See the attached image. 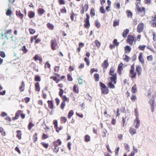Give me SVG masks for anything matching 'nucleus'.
Segmentation results:
<instances>
[{"label":"nucleus","mask_w":156,"mask_h":156,"mask_svg":"<svg viewBox=\"0 0 156 156\" xmlns=\"http://www.w3.org/2000/svg\"><path fill=\"white\" fill-rule=\"evenodd\" d=\"M115 69L113 67L110 68L109 74L111 76L109 77V78L110 79L111 81L114 82V84H115L117 83V74L116 73H115Z\"/></svg>","instance_id":"obj_1"},{"label":"nucleus","mask_w":156,"mask_h":156,"mask_svg":"<svg viewBox=\"0 0 156 156\" xmlns=\"http://www.w3.org/2000/svg\"><path fill=\"white\" fill-rule=\"evenodd\" d=\"M136 73L135 71L134 64H133L130 67L129 73V76L132 80H133L136 78Z\"/></svg>","instance_id":"obj_2"},{"label":"nucleus","mask_w":156,"mask_h":156,"mask_svg":"<svg viewBox=\"0 0 156 156\" xmlns=\"http://www.w3.org/2000/svg\"><path fill=\"white\" fill-rule=\"evenodd\" d=\"M127 42L130 45H132L133 42L135 43L136 42V38L132 35H129L127 37V39L126 40Z\"/></svg>","instance_id":"obj_3"},{"label":"nucleus","mask_w":156,"mask_h":156,"mask_svg":"<svg viewBox=\"0 0 156 156\" xmlns=\"http://www.w3.org/2000/svg\"><path fill=\"white\" fill-rule=\"evenodd\" d=\"M19 114L22 119L25 118V115L22 113V111L21 110H18L16 112L15 116L13 117L12 119L14 120L18 119L19 118Z\"/></svg>","instance_id":"obj_4"},{"label":"nucleus","mask_w":156,"mask_h":156,"mask_svg":"<svg viewBox=\"0 0 156 156\" xmlns=\"http://www.w3.org/2000/svg\"><path fill=\"white\" fill-rule=\"evenodd\" d=\"M100 85L101 90L102 94H107L109 92V90L108 87L104 83L101 82H100Z\"/></svg>","instance_id":"obj_5"},{"label":"nucleus","mask_w":156,"mask_h":156,"mask_svg":"<svg viewBox=\"0 0 156 156\" xmlns=\"http://www.w3.org/2000/svg\"><path fill=\"white\" fill-rule=\"evenodd\" d=\"M51 48L53 50H56L57 48H58L59 46L56 39L55 38L52 39L51 41Z\"/></svg>","instance_id":"obj_6"},{"label":"nucleus","mask_w":156,"mask_h":156,"mask_svg":"<svg viewBox=\"0 0 156 156\" xmlns=\"http://www.w3.org/2000/svg\"><path fill=\"white\" fill-rule=\"evenodd\" d=\"M138 3H137L136 5V9L138 12L140 13H141V16H143L145 14V9L144 7H140V6L138 5Z\"/></svg>","instance_id":"obj_7"},{"label":"nucleus","mask_w":156,"mask_h":156,"mask_svg":"<svg viewBox=\"0 0 156 156\" xmlns=\"http://www.w3.org/2000/svg\"><path fill=\"white\" fill-rule=\"evenodd\" d=\"M86 18L84 20V26L85 28L88 29L90 26L89 22L90 16L88 14H86Z\"/></svg>","instance_id":"obj_8"},{"label":"nucleus","mask_w":156,"mask_h":156,"mask_svg":"<svg viewBox=\"0 0 156 156\" xmlns=\"http://www.w3.org/2000/svg\"><path fill=\"white\" fill-rule=\"evenodd\" d=\"M89 8V5L88 3H85L84 5H82L81 7L80 13L82 14H84V12L87 11Z\"/></svg>","instance_id":"obj_9"},{"label":"nucleus","mask_w":156,"mask_h":156,"mask_svg":"<svg viewBox=\"0 0 156 156\" xmlns=\"http://www.w3.org/2000/svg\"><path fill=\"white\" fill-rule=\"evenodd\" d=\"M12 30H6L4 34L7 39H8L12 38Z\"/></svg>","instance_id":"obj_10"},{"label":"nucleus","mask_w":156,"mask_h":156,"mask_svg":"<svg viewBox=\"0 0 156 156\" xmlns=\"http://www.w3.org/2000/svg\"><path fill=\"white\" fill-rule=\"evenodd\" d=\"M38 36V35L37 34L36 35L34 36V37H32L30 38V42L32 43L34 41V40H35V44H38L41 41V39L40 38L37 39Z\"/></svg>","instance_id":"obj_11"},{"label":"nucleus","mask_w":156,"mask_h":156,"mask_svg":"<svg viewBox=\"0 0 156 156\" xmlns=\"http://www.w3.org/2000/svg\"><path fill=\"white\" fill-rule=\"evenodd\" d=\"M144 27V24L143 23H140L137 26V32L139 33L143 31Z\"/></svg>","instance_id":"obj_12"},{"label":"nucleus","mask_w":156,"mask_h":156,"mask_svg":"<svg viewBox=\"0 0 156 156\" xmlns=\"http://www.w3.org/2000/svg\"><path fill=\"white\" fill-rule=\"evenodd\" d=\"M123 64L122 62H121L118 65L117 69V72L119 75L122 74V71L123 70Z\"/></svg>","instance_id":"obj_13"},{"label":"nucleus","mask_w":156,"mask_h":156,"mask_svg":"<svg viewBox=\"0 0 156 156\" xmlns=\"http://www.w3.org/2000/svg\"><path fill=\"white\" fill-rule=\"evenodd\" d=\"M150 22L153 27L156 28V14L152 17Z\"/></svg>","instance_id":"obj_14"},{"label":"nucleus","mask_w":156,"mask_h":156,"mask_svg":"<svg viewBox=\"0 0 156 156\" xmlns=\"http://www.w3.org/2000/svg\"><path fill=\"white\" fill-rule=\"evenodd\" d=\"M136 71L138 76H140L141 75L142 71V68L140 66H137L136 67Z\"/></svg>","instance_id":"obj_15"},{"label":"nucleus","mask_w":156,"mask_h":156,"mask_svg":"<svg viewBox=\"0 0 156 156\" xmlns=\"http://www.w3.org/2000/svg\"><path fill=\"white\" fill-rule=\"evenodd\" d=\"M149 102L151 106V111L152 112H153L154 111L155 107L154 101V99L150 100L149 101Z\"/></svg>","instance_id":"obj_16"},{"label":"nucleus","mask_w":156,"mask_h":156,"mask_svg":"<svg viewBox=\"0 0 156 156\" xmlns=\"http://www.w3.org/2000/svg\"><path fill=\"white\" fill-rule=\"evenodd\" d=\"M62 144V142L60 139H58L57 140L54 141L52 143V144L54 145L55 146H58L61 145Z\"/></svg>","instance_id":"obj_17"},{"label":"nucleus","mask_w":156,"mask_h":156,"mask_svg":"<svg viewBox=\"0 0 156 156\" xmlns=\"http://www.w3.org/2000/svg\"><path fill=\"white\" fill-rule=\"evenodd\" d=\"M53 122L54 126V128L56 129V131L58 133L59 131L58 129H59V127H58V123L57 120L55 119L53 120Z\"/></svg>","instance_id":"obj_18"},{"label":"nucleus","mask_w":156,"mask_h":156,"mask_svg":"<svg viewBox=\"0 0 156 156\" xmlns=\"http://www.w3.org/2000/svg\"><path fill=\"white\" fill-rule=\"evenodd\" d=\"M138 59L141 64H144V61L143 57V54L142 53L140 52V53L138 57Z\"/></svg>","instance_id":"obj_19"},{"label":"nucleus","mask_w":156,"mask_h":156,"mask_svg":"<svg viewBox=\"0 0 156 156\" xmlns=\"http://www.w3.org/2000/svg\"><path fill=\"white\" fill-rule=\"evenodd\" d=\"M108 65L109 64L107 60H105L101 64V66L104 69H106L108 67Z\"/></svg>","instance_id":"obj_20"},{"label":"nucleus","mask_w":156,"mask_h":156,"mask_svg":"<svg viewBox=\"0 0 156 156\" xmlns=\"http://www.w3.org/2000/svg\"><path fill=\"white\" fill-rule=\"evenodd\" d=\"M25 84L23 81H22L21 82V84L20 86L19 89L20 92H23L25 90Z\"/></svg>","instance_id":"obj_21"},{"label":"nucleus","mask_w":156,"mask_h":156,"mask_svg":"<svg viewBox=\"0 0 156 156\" xmlns=\"http://www.w3.org/2000/svg\"><path fill=\"white\" fill-rule=\"evenodd\" d=\"M16 15L21 20L23 18V15L22 13H21L20 10L16 11Z\"/></svg>","instance_id":"obj_22"},{"label":"nucleus","mask_w":156,"mask_h":156,"mask_svg":"<svg viewBox=\"0 0 156 156\" xmlns=\"http://www.w3.org/2000/svg\"><path fill=\"white\" fill-rule=\"evenodd\" d=\"M40 87L39 83L38 82H36L35 84V89L36 91L39 92L40 90Z\"/></svg>","instance_id":"obj_23"},{"label":"nucleus","mask_w":156,"mask_h":156,"mask_svg":"<svg viewBox=\"0 0 156 156\" xmlns=\"http://www.w3.org/2000/svg\"><path fill=\"white\" fill-rule=\"evenodd\" d=\"M52 147L54 152L57 153L58 152L59 150V147L58 146H55L52 144Z\"/></svg>","instance_id":"obj_24"},{"label":"nucleus","mask_w":156,"mask_h":156,"mask_svg":"<svg viewBox=\"0 0 156 156\" xmlns=\"http://www.w3.org/2000/svg\"><path fill=\"white\" fill-rule=\"evenodd\" d=\"M48 108L51 109H53L54 108L53 103L52 101H47Z\"/></svg>","instance_id":"obj_25"},{"label":"nucleus","mask_w":156,"mask_h":156,"mask_svg":"<svg viewBox=\"0 0 156 156\" xmlns=\"http://www.w3.org/2000/svg\"><path fill=\"white\" fill-rule=\"evenodd\" d=\"M37 12L39 16H42L45 12V11L43 9L40 8L38 9Z\"/></svg>","instance_id":"obj_26"},{"label":"nucleus","mask_w":156,"mask_h":156,"mask_svg":"<svg viewBox=\"0 0 156 156\" xmlns=\"http://www.w3.org/2000/svg\"><path fill=\"white\" fill-rule=\"evenodd\" d=\"M73 91L74 92L78 94L79 92V88L78 86L75 84L74 85L73 87Z\"/></svg>","instance_id":"obj_27"},{"label":"nucleus","mask_w":156,"mask_h":156,"mask_svg":"<svg viewBox=\"0 0 156 156\" xmlns=\"http://www.w3.org/2000/svg\"><path fill=\"white\" fill-rule=\"evenodd\" d=\"M129 132L132 135H133L136 133V129L133 128L132 127H130Z\"/></svg>","instance_id":"obj_28"},{"label":"nucleus","mask_w":156,"mask_h":156,"mask_svg":"<svg viewBox=\"0 0 156 156\" xmlns=\"http://www.w3.org/2000/svg\"><path fill=\"white\" fill-rule=\"evenodd\" d=\"M34 124L33 123L32 121H30L28 125V129L29 130H30L34 126Z\"/></svg>","instance_id":"obj_29"},{"label":"nucleus","mask_w":156,"mask_h":156,"mask_svg":"<svg viewBox=\"0 0 156 156\" xmlns=\"http://www.w3.org/2000/svg\"><path fill=\"white\" fill-rule=\"evenodd\" d=\"M28 15L30 18H34L35 16V13L33 11H30L28 12Z\"/></svg>","instance_id":"obj_30"},{"label":"nucleus","mask_w":156,"mask_h":156,"mask_svg":"<svg viewBox=\"0 0 156 156\" xmlns=\"http://www.w3.org/2000/svg\"><path fill=\"white\" fill-rule=\"evenodd\" d=\"M17 133L16 137L19 140H21L22 138L21 136L22 135V133L21 131L20 130H17L16 131Z\"/></svg>","instance_id":"obj_31"},{"label":"nucleus","mask_w":156,"mask_h":156,"mask_svg":"<svg viewBox=\"0 0 156 156\" xmlns=\"http://www.w3.org/2000/svg\"><path fill=\"white\" fill-rule=\"evenodd\" d=\"M131 50V48L129 45H126L125 47L124 51L126 53H129Z\"/></svg>","instance_id":"obj_32"},{"label":"nucleus","mask_w":156,"mask_h":156,"mask_svg":"<svg viewBox=\"0 0 156 156\" xmlns=\"http://www.w3.org/2000/svg\"><path fill=\"white\" fill-rule=\"evenodd\" d=\"M129 30L128 29H126L123 30L122 33V36L124 38H125L126 37L127 35L129 33Z\"/></svg>","instance_id":"obj_33"},{"label":"nucleus","mask_w":156,"mask_h":156,"mask_svg":"<svg viewBox=\"0 0 156 156\" xmlns=\"http://www.w3.org/2000/svg\"><path fill=\"white\" fill-rule=\"evenodd\" d=\"M131 92L133 94H135L136 93L137 91V86L136 84L134 85L132 87Z\"/></svg>","instance_id":"obj_34"},{"label":"nucleus","mask_w":156,"mask_h":156,"mask_svg":"<svg viewBox=\"0 0 156 156\" xmlns=\"http://www.w3.org/2000/svg\"><path fill=\"white\" fill-rule=\"evenodd\" d=\"M84 46V43L81 42L79 44V47L77 48V51L78 52H80V51L81 48L83 47Z\"/></svg>","instance_id":"obj_35"},{"label":"nucleus","mask_w":156,"mask_h":156,"mask_svg":"<svg viewBox=\"0 0 156 156\" xmlns=\"http://www.w3.org/2000/svg\"><path fill=\"white\" fill-rule=\"evenodd\" d=\"M127 16L128 18H132L133 16V13L131 11L129 10H127L126 12Z\"/></svg>","instance_id":"obj_36"},{"label":"nucleus","mask_w":156,"mask_h":156,"mask_svg":"<svg viewBox=\"0 0 156 156\" xmlns=\"http://www.w3.org/2000/svg\"><path fill=\"white\" fill-rule=\"evenodd\" d=\"M47 27L51 30H53L54 29V25L51 23H48L47 24Z\"/></svg>","instance_id":"obj_37"},{"label":"nucleus","mask_w":156,"mask_h":156,"mask_svg":"<svg viewBox=\"0 0 156 156\" xmlns=\"http://www.w3.org/2000/svg\"><path fill=\"white\" fill-rule=\"evenodd\" d=\"M114 82H112L111 81L108 84V87L111 89H114L115 88V86L114 84Z\"/></svg>","instance_id":"obj_38"},{"label":"nucleus","mask_w":156,"mask_h":156,"mask_svg":"<svg viewBox=\"0 0 156 156\" xmlns=\"http://www.w3.org/2000/svg\"><path fill=\"white\" fill-rule=\"evenodd\" d=\"M94 78L96 81H98L99 80V75L97 73H96L94 75Z\"/></svg>","instance_id":"obj_39"},{"label":"nucleus","mask_w":156,"mask_h":156,"mask_svg":"<svg viewBox=\"0 0 156 156\" xmlns=\"http://www.w3.org/2000/svg\"><path fill=\"white\" fill-rule=\"evenodd\" d=\"M38 139L37 134V133H34L33 136V142L35 143L37 140Z\"/></svg>","instance_id":"obj_40"},{"label":"nucleus","mask_w":156,"mask_h":156,"mask_svg":"<svg viewBox=\"0 0 156 156\" xmlns=\"http://www.w3.org/2000/svg\"><path fill=\"white\" fill-rule=\"evenodd\" d=\"M84 141L86 142H87L90 140V137L88 135H86L84 136Z\"/></svg>","instance_id":"obj_41"},{"label":"nucleus","mask_w":156,"mask_h":156,"mask_svg":"<svg viewBox=\"0 0 156 156\" xmlns=\"http://www.w3.org/2000/svg\"><path fill=\"white\" fill-rule=\"evenodd\" d=\"M132 101H134L137 99L136 94H133L130 97Z\"/></svg>","instance_id":"obj_42"},{"label":"nucleus","mask_w":156,"mask_h":156,"mask_svg":"<svg viewBox=\"0 0 156 156\" xmlns=\"http://www.w3.org/2000/svg\"><path fill=\"white\" fill-rule=\"evenodd\" d=\"M44 68L45 69H46L47 68L49 69H50L51 68V65L49 63L48 61L46 62L45 64L44 65Z\"/></svg>","instance_id":"obj_43"},{"label":"nucleus","mask_w":156,"mask_h":156,"mask_svg":"<svg viewBox=\"0 0 156 156\" xmlns=\"http://www.w3.org/2000/svg\"><path fill=\"white\" fill-rule=\"evenodd\" d=\"M90 15L92 17L94 16L95 15V10L94 8H92L90 9Z\"/></svg>","instance_id":"obj_44"},{"label":"nucleus","mask_w":156,"mask_h":156,"mask_svg":"<svg viewBox=\"0 0 156 156\" xmlns=\"http://www.w3.org/2000/svg\"><path fill=\"white\" fill-rule=\"evenodd\" d=\"M119 24V21L118 20H115L113 21V26L115 27Z\"/></svg>","instance_id":"obj_45"},{"label":"nucleus","mask_w":156,"mask_h":156,"mask_svg":"<svg viewBox=\"0 0 156 156\" xmlns=\"http://www.w3.org/2000/svg\"><path fill=\"white\" fill-rule=\"evenodd\" d=\"M34 59L35 61L39 60L41 61L42 60V58L41 57H39L37 55H36L34 57Z\"/></svg>","instance_id":"obj_46"},{"label":"nucleus","mask_w":156,"mask_h":156,"mask_svg":"<svg viewBox=\"0 0 156 156\" xmlns=\"http://www.w3.org/2000/svg\"><path fill=\"white\" fill-rule=\"evenodd\" d=\"M50 78L51 79H53V80L54 81H55V82L56 83H58L60 81V80L59 79L57 80V77L55 76H51L50 77Z\"/></svg>","instance_id":"obj_47"},{"label":"nucleus","mask_w":156,"mask_h":156,"mask_svg":"<svg viewBox=\"0 0 156 156\" xmlns=\"http://www.w3.org/2000/svg\"><path fill=\"white\" fill-rule=\"evenodd\" d=\"M21 50H22L23 52V53L25 54L28 51V50L26 48L25 45H24L21 48Z\"/></svg>","instance_id":"obj_48"},{"label":"nucleus","mask_w":156,"mask_h":156,"mask_svg":"<svg viewBox=\"0 0 156 156\" xmlns=\"http://www.w3.org/2000/svg\"><path fill=\"white\" fill-rule=\"evenodd\" d=\"M6 15L8 16H11V15L12 14V12L11 9H8L7 10H6Z\"/></svg>","instance_id":"obj_49"},{"label":"nucleus","mask_w":156,"mask_h":156,"mask_svg":"<svg viewBox=\"0 0 156 156\" xmlns=\"http://www.w3.org/2000/svg\"><path fill=\"white\" fill-rule=\"evenodd\" d=\"M125 57L123 58V60L126 62H128L130 59L129 57L127 55H123Z\"/></svg>","instance_id":"obj_50"},{"label":"nucleus","mask_w":156,"mask_h":156,"mask_svg":"<svg viewBox=\"0 0 156 156\" xmlns=\"http://www.w3.org/2000/svg\"><path fill=\"white\" fill-rule=\"evenodd\" d=\"M34 80L35 81L37 82H40L41 80L40 76L38 75H35V76Z\"/></svg>","instance_id":"obj_51"},{"label":"nucleus","mask_w":156,"mask_h":156,"mask_svg":"<svg viewBox=\"0 0 156 156\" xmlns=\"http://www.w3.org/2000/svg\"><path fill=\"white\" fill-rule=\"evenodd\" d=\"M61 122L62 123H65L67 121V119L65 117H61Z\"/></svg>","instance_id":"obj_52"},{"label":"nucleus","mask_w":156,"mask_h":156,"mask_svg":"<svg viewBox=\"0 0 156 156\" xmlns=\"http://www.w3.org/2000/svg\"><path fill=\"white\" fill-rule=\"evenodd\" d=\"M73 111L72 110H71L69 112L68 115V117L69 119H70L71 116L73 115Z\"/></svg>","instance_id":"obj_53"},{"label":"nucleus","mask_w":156,"mask_h":156,"mask_svg":"<svg viewBox=\"0 0 156 156\" xmlns=\"http://www.w3.org/2000/svg\"><path fill=\"white\" fill-rule=\"evenodd\" d=\"M125 149L127 151L129 152V147L128 144L125 143L124 144Z\"/></svg>","instance_id":"obj_54"},{"label":"nucleus","mask_w":156,"mask_h":156,"mask_svg":"<svg viewBox=\"0 0 156 156\" xmlns=\"http://www.w3.org/2000/svg\"><path fill=\"white\" fill-rule=\"evenodd\" d=\"M61 97L62 98L63 102H65L66 101H69V98H67L65 95H63Z\"/></svg>","instance_id":"obj_55"},{"label":"nucleus","mask_w":156,"mask_h":156,"mask_svg":"<svg viewBox=\"0 0 156 156\" xmlns=\"http://www.w3.org/2000/svg\"><path fill=\"white\" fill-rule=\"evenodd\" d=\"M67 77L68 81H73V79L70 74L68 73L67 74Z\"/></svg>","instance_id":"obj_56"},{"label":"nucleus","mask_w":156,"mask_h":156,"mask_svg":"<svg viewBox=\"0 0 156 156\" xmlns=\"http://www.w3.org/2000/svg\"><path fill=\"white\" fill-rule=\"evenodd\" d=\"M0 133H1L2 135L3 136H4L5 135V132L3 128L2 127H0Z\"/></svg>","instance_id":"obj_57"},{"label":"nucleus","mask_w":156,"mask_h":156,"mask_svg":"<svg viewBox=\"0 0 156 156\" xmlns=\"http://www.w3.org/2000/svg\"><path fill=\"white\" fill-rule=\"evenodd\" d=\"M125 119H126V117L125 118L123 117H122V126L123 127L126 126L127 123H126Z\"/></svg>","instance_id":"obj_58"},{"label":"nucleus","mask_w":156,"mask_h":156,"mask_svg":"<svg viewBox=\"0 0 156 156\" xmlns=\"http://www.w3.org/2000/svg\"><path fill=\"white\" fill-rule=\"evenodd\" d=\"M29 30L30 34H34L35 33L36 31L35 29L31 28H29Z\"/></svg>","instance_id":"obj_59"},{"label":"nucleus","mask_w":156,"mask_h":156,"mask_svg":"<svg viewBox=\"0 0 156 156\" xmlns=\"http://www.w3.org/2000/svg\"><path fill=\"white\" fill-rule=\"evenodd\" d=\"M146 47V46L145 45H140L138 47V48L140 50L143 51L144 50Z\"/></svg>","instance_id":"obj_60"},{"label":"nucleus","mask_w":156,"mask_h":156,"mask_svg":"<svg viewBox=\"0 0 156 156\" xmlns=\"http://www.w3.org/2000/svg\"><path fill=\"white\" fill-rule=\"evenodd\" d=\"M77 15L74 14L73 12L70 14V19L72 21H74V17Z\"/></svg>","instance_id":"obj_61"},{"label":"nucleus","mask_w":156,"mask_h":156,"mask_svg":"<svg viewBox=\"0 0 156 156\" xmlns=\"http://www.w3.org/2000/svg\"><path fill=\"white\" fill-rule=\"evenodd\" d=\"M63 90L62 89H59V95L61 97L63 96Z\"/></svg>","instance_id":"obj_62"},{"label":"nucleus","mask_w":156,"mask_h":156,"mask_svg":"<svg viewBox=\"0 0 156 156\" xmlns=\"http://www.w3.org/2000/svg\"><path fill=\"white\" fill-rule=\"evenodd\" d=\"M147 60L149 61H152L153 60V57L151 55L147 56Z\"/></svg>","instance_id":"obj_63"},{"label":"nucleus","mask_w":156,"mask_h":156,"mask_svg":"<svg viewBox=\"0 0 156 156\" xmlns=\"http://www.w3.org/2000/svg\"><path fill=\"white\" fill-rule=\"evenodd\" d=\"M41 144L45 148L47 149L48 146V144L44 142H41Z\"/></svg>","instance_id":"obj_64"}]
</instances>
